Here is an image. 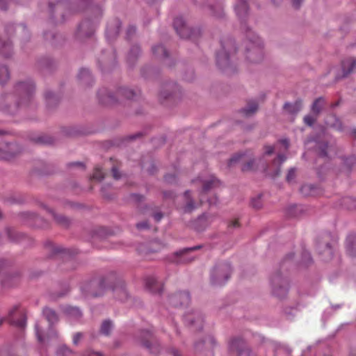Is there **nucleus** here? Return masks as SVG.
Wrapping results in <instances>:
<instances>
[{
	"mask_svg": "<svg viewBox=\"0 0 356 356\" xmlns=\"http://www.w3.org/2000/svg\"><path fill=\"white\" fill-rule=\"evenodd\" d=\"M200 181L202 184V190L200 193V201L195 204L193 200L191 197L190 191H186L184 194L185 204L182 209L185 213H190L201 205L204 199V195L210 190L219 186V181L213 175L208 178H199Z\"/></svg>",
	"mask_w": 356,
	"mask_h": 356,
	"instance_id": "obj_1",
	"label": "nucleus"
},
{
	"mask_svg": "<svg viewBox=\"0 0 356 356\" xmlns=\"http://www.w3.org/2000/svg\"><path fill=\"white\" fill-rule=\"evenodd\" d=\"M246 58L250 62L256 63L260 62L264 57L262 42L259 37L252 34V38L248 39L247 44Z\"/></svg>",
	"mask_w": 356,
	"mask_h": 356,
	"instance_id": "obj_2",
	"label": "nucleus"
},
{
	"mask_svg": "<svg viewBox=\"0 0 356 356\" xmlns=\"http://www.w3.org/2000/svg\"><path fill=\"white\" fill-rule=\"evenodd\" d=\"M232 268L228 263L224 262L217 264L211 274V282L214 286L223 285L229 278Z\"/></svg>",
	"mask_w": 356,
	"mask_h": 356,
	"instance_id": "obj_3",
	"label": "nucleus"
},
{
	"mask_svg": "<svg viewBox=\"0 0 356 356\" xmlns=\"http://www.w3.org/2000/svg\"><path fill=\"white\" fill-rule=\"evenodd\" d=\"M232 50L235 51L234 43L232 40L222 43V50L216 56L217 65L220 69L225 70L229 66L230 61L227 51L229 52Z\"/></svg>",
	"mask_w": 356,
	"mask_h": 356,
	"instance_id": "obj_4",
	"label": "nucleus"
},
{
	"mask_svg": "<svg viewBox=\"0 0 356 356\" xmlns=\"http://www.w3.org/2000/svg\"><path fill=\"white\" fill-rule=\"evenodd\" d=\"M273 293L275 296L282 298L288 291V282L280 274H276L271 278Z\"/></svg>",
	"mask_w": 356,
	"mask_h": 356,
	"instance_id": "obj_5",
	"label": "nucleus"
},
{
	"mask_svg": "<svg viewBox=\"0 0 356 356\" xmlns=\"http://www.w3.org/2000/svg\"><path fill=\"white\" fill-rule=\"evenodd\" d=\"M8 321L17 327L24 328L26 323L24 311L20 309L18 306L14 307L9 312Z\"/></svg>",
	"mask_w": 356,
	"mask_h": 356,
	"instance_id": "obj_6",
	"label": "nucleus"
},
{
	"mask_svg": "<svg viewBox=\"0 0 356 356\" xmlns=\"http://www.w3.org/2000/svg\"><path fill=\"white\" fill-rule=\"evenodd\" d=\"M33 83L29 81L27 82H20L16 86V91L22 95V100L29 101L34 92Z\"/></svg>",
	"mask_w": 356,
	"mask_h": 356,
	"instance_id": "obj_7",
	"label": "nucleus"
},
{
	"mask_svg": "<svg viewBox=\"0 0 356 356\" xmlns=\"http://www.w3.org/2000/svg\"><path fill=\"white\" fill-rule=\"evenodd\" d=\"M174 27L180 37L183 38H189L192 37V29L186 25L185 22L181 17H178L175 19Z\"/></svg>",
	"mask_w": 356,
	"mask_h": 356,
	"instance_id": "obj_8",
	"label": "nucleus"
},
{
	"mask_svg": "<svg viewBox=\"0 0 356 356\" xmlns=\"http://www.w3.org/2000/svg\"><path fill=\"white\" fill-rule=\"evenodd\" d=\"M243 162L244 163L242 166L243 171H249L254 170L256 168L254 167L255 161H247L245 154H238L232 156L229 161V165L232 166L237 162Z\"/></svg>",
	"mask_w": 356,
	"mask_h": 356,
	"instance_id": "obj_9",
	"label": "nucleus"
},
{
	"mask_svg": "<svg viewBox=\"0 0 356 356\" xmlns=\"http://www.w3.org/2000/svg\"><path fill=\"white\" fill-rule=\"evenodd\" d=\"M190 296L188 292H180L169 297V304L177 307L188 305L190 302Z\"/></svg>",
	"mask_w": 356,
	"mask_h": 356,
	"instance_id": "obj_10",
	"label": "nucleus"
},
{
	"mask_svg": "<svg viewBox=\"0 0 356 356\" xmlns=\"http://www.w3.org/2000/svg\"><path fill=\"white\" fill-rule=\"evenodd\" d=\"M232 350L238 353V356H250V350L245 341L241 339H234L230 343Z\"/></svg>",
	"mask_w": 356,
	"mask_h": 356,
	"instance_id": "obj_11",
	"label": "nucleus"
},
{
	"mask_svg": "<svg viewBox=\"0 0 356 356\" xmlns=\"http://www.w3.org/2000/svg\"><path fill=\"white\" fill-rule=\"evenodd\" d=\"M95 27V23L90 20H85L82 22L79 26L77 32L78 37L82 38L83 36H91L94 33Z\"/></svg>",
	"mask_w": 356,
	"mask_h": 356,
	"instance_id": "obj_12",
	"label": "nucleus"
},
{
	"mask_svg": "<svg viewBox=\"0 0 356 356\" xmlns=\"http://www.w3.org/2000/svg\"><path fill=\"white\" fill-rule=\"evenodd\" d=\"M97 96L99 102L104 105H112L118 101L115 95L112 94L106 88L100 89Z\"/></svg>",
	"mask_w": 356,
	"mask_h": 356,
	"instance_id": "obj_13",
	"label": "nucleus"
},
{
	"mask_svg": "<svg viewBox=\"0 0 356 356\" xmlns=\"http://www.w3.org/2000/svg\"><path fill=\"white\" fill-rule=\"evenodd\" d=\"M200 248V246H194L190 248H186L175 254L176 258L174 261L177 263H188L193 261V258L188 257V254L195 250Z\"/></svg>",
	"mask_w": 356,
	"mask_h": 356,
	"instance_id": "obj_14",
	"label": "nucleus"
},
{
	"mask_svg": "<svg viewBox=\"0 0 356 356\" xmlns=\"http://www.w3.org/2000/svg\"><path fill=\"white\" fill-rule=\"evenodd\" d=\"M212 221L213 217L206 215L202 216L195 222L194 227L197 231L201 232L204 230Z\"/></svg>",
	"mask_w": 356,
	"mask_h": 356,
	"instance_id": "obj_15",
	"label": "nucleus"
},
{
	"mask_svg": "<svg viewBox=\"0 0 356 356\" xmlns=\"http://www.w3.org/2000/svg\"><path fill=\"white\" fill-rule=\"evenodd\" d=\"M146 287L152 293H160L162 291V284L154 277H148L145 280Z\"/></svg>",
	"mask_w": 356,
	"mask_h": 356,
	"instance_id": "obj_16",
	"label": "nucleus"
},
{
	"mask_svg": "<svg viewBox=\"0 0 356 356\" xmlns=\"http://www.w3.org/2000/svg\"><path fill=\"white\" fill-rule=\"evenodd\" d=\"M120 28V22L116 19L112 24H108L106 35L108 40L115 38L119 33Z\"/></svg>",
	"mask_w": 356,
	"mask_h": 356,
	"instance_id": "obj_17",
	"label": "nucleus"
},
{
	"mask_svg": "<svg viewBox=\"0 0 356 356\" xmlns=\"http://www.w3.org/2000/svg\"><path fill=\"white\" fill-rule=\"evenodd\" d=\"M185 321L191 325L195 326L197 329H201L202 327L203 318L202 316L197 313L186 316Z\"/></svg>",
	"mask_w": 356,
	"mask_h": 356,
	"instance_id": "obj_18",
	"label": "nucleus"
},
{
	"mask_svg": "<svg viewBox=\"0 0 356 356\" xmlns=\"http://www.w3.org/2000/svg\"><path fill=\"white\" fill-rule=\"evenodd\" d=\"M356 69V59L349 58L342 62V70L344 76H347Z\"/></svg>",
	"mask_w": 356,
	"mask_h": 356,
	"instance_id": "obj_19",
	"label": "nucleus"
},
{
	"mask_svg": "<svg viewBox=\"0 0 356 356\" xmlns=\"http://www.w3.org/2000/svg\"><path fill=\"white\" fill-rule=\"evenodd\" d=\"M248 7L246 2L243 0H237L235 6V11L240 18H243L248 14Z\"/></svg>",
	"mask_w": 356,
	"mask_h": 356,
	"instance_id": "obj_20",
	"label": "nucleus"
},
{
	"mask_svg": "<svg viewBox=\"0 0 356 356\" xmlns=\"http://www.w3.org/2000/svg\"><path fill=\"white\" fill-rule=\"evenodd\" d=\"M12 44L9 40L0 38V54L4 57H8L12 54Z\"/></svg>",
	"mask_w": 356,
	"mask_h": 356,
	"instance_id": "obj_21",
	"label": "nucleus"
},
{
	"mask_svg": "<svg viewBox=\"0 0 356 356\" xmlns=\"http://www.w3.org/2000/svg\"><path fill=\"white\" fill-rule=\"evenodd\" d=\"M116 95L118 97H120V100H122L123 98L131 99L136 95V93L131 89L123 88L118 90Z\"/></svg>",
	"mask_w": 356,
	"mask_h": 356,
	"instance_id": "obj_22",
	"label": "nucleus"
},
{
	"mask_svg": "<svg viewBox=\"0 0 356 356\" xmlns=\"http://www.w3.org/2000/svg\"><path fill=\"white\" fill-rule=\"evenodd\" d=\"M346 248L349 255L356 257V236L348 237Z\"/></svg>",
	"mask_w": 356,
	"mask_h": 356,
	"instance_id": "obj_23",
	"label": "nucleus"
},
{
	"mask_svg": "<svg viewBox=\"0 0 356 356\" xmlns=\"http://www.w3.org/2000/svg\"><path fill=\"white\" fill-rule=\"evenodd\" d=\"M258 108V104L256 102L252 101L248 104L247 106L242 109V113L244 116H250L254 114Z\"/></svg>",
	"mask_w": 356,
	"mask_h": 356,
	"instance_id": "obj_24",
	"label": "nucleus"
},
{
	"mask_svg": "<svg viewBox=\"0 0 356 356\" xmlns=\"http://www.w3.org/2000/svg\"><path fill=\"white\" fill-rule=\"evenodd\" d=\"M325 104V100L323 98H318L316 99L312 106V111L314 114L316 115H318V113L321 112L322 108L323 107Z\"/></svg>",
	"mask_w": 356,
	"mask_h": 356,
	"instance_id": "obj_25",
	"label": "nucleus"
},
{
	"mask_svg": "<svg viewBox=\"0 0 356 356\" xmlns=\"http://www.w3.org/2000/svg\"><path fill=\"white\" fill-rule=\"evenodd\" d=\"M43 314L47 320L51 323H54L58 321V316L56 313L51 309L45 308L43 310Z\"/></svg>",
	"mask_w": 356,
	"mask_h": 356,
	"instance_id": "obj_26",
	"label": "nucleus"
},
{
	"mask_svg": "<svg viewBox=\"0 0 356 356\" xmlns=\"http://www.w3.org/2000/svg\"><path fill=\"white\" fill-rule=\"evenodd\" d=\"M78 78L79 80L84 83H88L91 81L90 73L87 69H82L80 70Z\"/></svg>",
	"mask_w": 356,
	"mask_h": 356,
	"instance_id": "obj_27",
	"label": "nucleus"
},
{
	"mask_svg": "<svg viewBox=\"0 0 356 356\" xmlns=\"http://www.w3.org/2000/svg\"><path fill=\"white\" fill-rule=\"evenodd\" d=\"M300 192L304 196H310L315 194V188L311 184H305L300 188Z\"/></svg>",
	"mask_w": 356,
	"mask_h": 356,
	"instance_id": "obj_28",
	"label": "nucleus"
},
{
	"mask_svg": "<svg viewBox=\"0 0 356 356\" xmlns=\"http://www.w3.org/2000/svg\"><path fill=\"white\" fill-rule=\"evenodd\" d=\"M65 312L70 316L76 319H79L82 315L81 312L77 307H68Z\"/></svg>",
	"mask_w": 356,
	"mask_h": 356,
	"instance_id": "obj_29",
	"label": "nucleus"
},
{
	"mask_svg": "<svg viewBox=\"0 0 356 356\" xmlns=\"http://www.w3.org/2000/svg\"><path fill=\"white\" fill-rule=\"evenodd\" d=\"M153 53L156 56L159 57H167L168 56V52L165 47L159 44L152 48Z\"/></svg>",
	"mask_w": 356,
	"mask_h": 356,
	"instance_id": "obj_30",
	"label": "nucleus"
},
{
	"mask_svg": "<svg viewBox=\"0 0 356 356\" xmlns=\"http://www.w3.org/2000/svg\"><path fill=\"white\" fill-rule=\"evenodd\" d=\"M10 77L9 71L7 67L1 66L0 67V83L1 84L5 83Z\"/></svg>",
	"mask_w": 356,
	"mask_h": 356,
	"instance_id": "obj_31",
	"label": "nucleus"
},
{
	"mask_svg": "<svg viewBox=\"0 0 356 356\" xmlns=\"http://www.w3.org/2000/svg\"><path fill=\"white\" fill-rule=\"evenodd\" d=\"M113 325L110 321H104L101 326V332L105 335H108Z\"/></svg>",
	"mask_w": 356,
	"mask_h": 356,
	"instance_id": "obj_32",
	"label": "nucleus"
},
{
	"mask_svg": "<svg viewBox=\"0 0 356 356\" xmlns=\"http://www.w3.org/2000/svg\"><path fill=\"white\" fill-rule=\"evenodd\" d=\"M53 217L54 219L60 224L67 225L69 223V220L67 218H66L65 216L62 215H57L54 213H52Z\"/></svg>",
	"mask_w": 356,
	"mask_h": 356,
	"instance_id": "obj_33",
	"label": "nucleus"
},
{
	"mask_svg": "<svg viewBox=\"0 0 356 356\" xmlns=\"http://www.w3.org/2000/svg\"><path fill=\"white\" fill-rule=\"evenodd\" d=\"M58 356H74V353L67 347L61 348L58 352Z\"/></svg>",
	"mask_w": 356,
	"mask_h": 356,
	"instance_id": "obj_34",
	"label": "nucleus"
},
{
	"mask_svg": "<svg viewBox=\"0 0 356 356\" xmlns=\"http://www.w3.org/2000/svg\"><path fill=\"white\" fill-rule=\"evenodd\" d=\"M104 177V174L99 168H96L92 175V179L101 181Z\"/></svg>",
	"mask_w": 356,
	"mask_h": 356,
	"instance_id": "obj_35",
	"label": "nucleus"
},
{
	"mask_svg": "<svg viewBox=\"0 0 356 356\" xmlns=\"http://www.w3.org/2000/svg\"><path fill=\"white\" fill-rule=\"evenodd\" d=\"M113 291L115 293H119L120 294L121 297H120L119 298L122 300L127 298V291L122 286H121L120 288L115 287L113 289Z\"/></svg>",
	"mask_w": 356,
	"mask_h": 356,
	"instance_id": "obj_36",
	"label": "nucleus"
},
{
	"mask_svg": "<svg viewBox=\"0 0 356 356\" xmlns=\"http://www.w3.org/2000/svg\"><path fill=\"white\" fill-rule=\"evenodd\" d=\"M13 156H14V155L12 153L0 149V159H1L10 160Z\"/></svg>",
	"mask_w": 356,
	"mask_h": 356,
	"instance_id": "obj_37",
	"label": "nucleus"
},
{
	"mask_svg": "<svg viewBox=\"0 0 356 356\" xmlns=\"http://www.w3.org/2000/svg\"><path fill=\"white\" fill-rule=\"evenodd\" d=\"M252 206L255 209H259L262 206V203L261 201V196L259 195L255 198H252L251 201Z\"/></svg>",
	"mask_w": 356,
	"mask_h": 356,
	"instance_id": "obj_38",
	"label": "nucleus"
},
{
	"mask_svg": "<svg viewBox=\"0 0 356 356\" xmlns=\"http://www.w3.org/2000/svg\"><path fill=\"white\" fill-rule=\"evenodd\" d=\"M325 250L324 253L327 256V257L324 258L325 260L329 259L332 254V249L329 243H326L325 245Z\"/></svg>",
	"mask_w": 356,
	"mask_h": 356,
	"instance_id": "obj_39",
	"label": "nucleus"
},
{
	"mask_svg": "<svg viewBox=\"0 0 356 356\" xmlns=\"http://www.w3.org/2000/svg\"><path fill=\"white\" fill-rule=\"evenodd\" d=\"M316 118L312 116V115H306L305 118H304V122L305 124H307V125L309 126H312L314 124V123L315 122Z\"/></svg>",
	"mask_w": 356,
	"mask_h": 356,
	"instance_id": "obj_40",
	"label": "nucleus"
},
{
	"mask_svg": "<svg viewBox=\"0 0 356 356\" xmlns=\"http://www.w3.org/2000/svg\"><path fill=\"white\" fill-rule=\"evenodd\" d=\"M286 160L285 156L279 154L277 158L273 161V165H280Z\"/></svg>",
	"mask_w": 356,
	"mask_h": 356,
	"instance_id": "obj_41",
	"label": "nucleus"
},
{
	"mask_svg": "<svg viewBox=\"0 0 356 356\" xmlns=\"http://www.w3.org/2000/svg\"><path fill=\"white\" fill-rule=\"evenodd\" d=\"M140 51V49L138 46H134L131 49L129 54V59H131L132 57L136 56Z\"/></svg>",
	"mask_w": 356,
	"mask_h": 356,
	"instance_id": "obj_42",
	"label": "nucleus"
},
{
	"mask_svg": "<svg viewBox=\"0 0 356 356\" xmlns=\"http://www.w3.org/2000/svg\"><path fill=\"white\" fill-rule=\"evenodd\" d=\"M296 177V171L295 169L291 168L289 170V172L286 176V179L289 182H291Z\"/></svg>",
	"mask_w": 356,
	"mask_h": 356,
	"instance_id": "obj_43",
	"label": "nucleus"
},
{
	"mask_svg": "<svg viewBox=\"0 0 356 356\" xmlns=\"http://www.w3.org/2000/svg\"><path fill=\"white\" fill-rule=\"evenodd\" d=\"M83 337L82 333L77 332L73 337V343L77 345Z\"/></svg>",
	"mask_w": 356,
	"mask_h": 356,
	"instance_id": "obj_44",
	"label": "nucleus"
},
{
	"mask_svg": "<svg viewBox=\"0 0 356 356\" xmlns=\"http://www.w3.org/2000/svg\"><path fill=\"white\" fill-rule=\"evenodd\" d=\"M274 152V147L273 146H265L264 147V156L270 155Z\"/></svg>",
	"mask_w": 356,
	"mask_h": 356,
	"instance_id": "obj_45",
	"label": "nucleus"
},
{
	"mask_svg": "<svg viewBox=\"0 0 356 356\" xmlns=\"http://www.w3.org/2000/svg\"><path fill=\"white\" fill-rule=\"evenodd\" d=\"M35 332H36V336H37L38 340L40 342H42L44 341V339H42V334H41L40 330H39L38 324L35 325Z\"/></svg>",
	"mask_w": 356,
	"mask_h": 356,
	"instance_id": "obj_46",
	"label": "nucleus"
},
{
	"mask_svg": "<svg viewBox=\"0 0 356 356\" xmlns=\"http://www.w3.org/2000/svg\"><path fill=\"white\" fill-rule=\"evenodd\" d=\"M146 336L147 337V339L146 341H142L144 346H145L147 348L150 349V343L149 341V339L151 337V334L149 332H146Z\"/></svg>",
	"mask_w": 356,
	"mask_h": 356,
	"instance_id": "obj_47",
	"label": "nucleus"
},
{
	"mask_svg": "<svg viewBox=\"0 0 356 356\" xmlns=\"http://www.w3.org/2000/svg\"><path fill=\"white\" fill-rule=\"evenodd\" d=\"M335 121L336 122L334 123H332L331 124V126L337 128L339 130H341L342 126H341V123L340 120L339 119L336 118Z\"/></svg>",
	"mask_w": 356,
	"mask_h": 356,
	"instance_id": "obj_48",
	"label": "nucleus"
},
{
	"mask_svg": "<svg viewBox=\"0 0 356 356\" xmlns=\"http://www.w3.org/2000/svg\"><path fill=\"white\" fill-rule=\"evenodd\" d=\"M112 174H113V177L115 179H118L120 178V174L118 171V169L116 167H113L112 168Z\"/></svg>",
	"mask_w": 356,
	"mask_h": 356,
	"instance_id": "obj_49",
	"label": "nucleus"
},
{
	"mask_svg": "<svg viewBox=\"0 0 356 356\" xmlns=\"http://www.w3.org/2000/svg\"><path fill=\"white\" fill-rule=\"evenodd\" d=\"M54 95L51 92H47L45 93V98L47 101H50L51 99H54Z\"/></svg>",
	"mask_w": 356,
	"mask_h": 356,
	"instance_id": "obj_50",
	"label": "nucleus"
},
{
	"mask_svg": "<svg viewBox=\"0 0 356 356\" xmlns=\"http://www.w3.org/2000/svg\"><path fill=\"white\" fill-rule=\"evenodd\" d=\"M137 227L138 229H146L148 227L147 222H143L138 223V224H137Z\"/></svg>",
	"mask_w": 356,
	"mask_h": 356,
	"instance_id": "obj_51",
	"label": "nucleus"
},
{
	"mask_svg": "<svg viewBox=\"0 0 356 356\" xmlns=\"http://www.w3.org/2000/svg\"><path fill=\"white\" fill-rule=\"evenodd\" d=\"M136 32V29L134 26H130L127 30V35L129 36Z\"/></svg>",
	"mask_w": 356,
	"mask_h": 356,
	"instance_id": "obj_52",
	"label": "nucleus"
},
{
	"mask_svg": "<svg viewBox=\"0 0 356 356\" xmlns=\"http://www.w3.org/2000/svg\"><path fill=\"white\" fill-rule=\"evenodd\" d=\"M163 217V214L161 213H157L154 215V218L155 220L159 222Z\"/></svg>",
	"mask_w": 356,
	"mask_h": 356,
	"instance_id": "obj_53",
	"label": "nucleus"
},
{
	"mask_svg": "<svg viewBox=\"0 0 356 356\" xmlns=\"http://www.w3.org/2000/svg\"><path fill=\"white\" fill-rule=\"evenodd\" d=\"M239 226L238 222L237 220H233L229 225V227H238Z\"/></svg>",
	"mask_w": 356,
	"mask_h": 356,
	"instance_id": "obj_54",
	"label": "nucleus"
},
{
	"mask_svg": "<svg viewBox=\"0 0 356 356\" xmlns=\"http://www.w3.org/2000/svg\"><path fill=\"white\" fill-rule=\"evenodd\" d=\"M302 0H293V4L295 7L298 8Z\"/></svg>",
	"mask_w": 356,
	"mask_h": 356,
	"instance_id": "obj_55",
	"label": "nucleus"
},
{
	"mask_svg": "<svg viewBox=\"0 0 356 356\" xmlns=\"http://www.w3.org/2000/svg\"><path fill=\"white\" fill-rule=\"evenodd\" d=\"M291 107H292V105H291V104H289V103H286V104H284V108H285L286 109L289 110V111H291V112H293V111H294V110H293V109H292V108H291Z\"/></svg>",
	"mask_w": 356,
	"mask_h": 356,
	"instance_id": "obj_56",
	"label": "nucleus"
},
{
	"mask_svg": "<svg viewBox=\"0 0 356 356\" xmlns=\"http://www.w3.org/2000/svg\"><path fill=\"white\" fill-rule=\"evenodd\" d=\"M207 201L210 205L215 204L217 202V198L214 197L212 199H209Z\"/></svg>",
	"mask_w": 356,
	"mask_h": 356,
	"instance_id": "obj_57",
	"label": "nucleus"
},
{
	"mask_svg": "<svg viewBox=\"0 0 356 356\" xmlns=\"http://www.w3.org/2000/svg\"><path fill=\"white\" fill-rule=\"evenodd\" d=\"M281 143L283 144L284 147L287 149L289 147V141L286 139L281 140Z\"/></svg>",
	"mask_w": 356,
	"mask_h": 356,
	"instance_id": "obj_58",
	"label": "nucleus"
},
{
	"mask_svg": "<svg viewBox=\"0 0 356 356\" xmlns=\"http://www.w3.org/2000/svg\"><path fill=\"white\" fill-rule=\"evenodd\" d=\"M171 354L173 355V356H181V354L179 353V352L177 350H172V352H171Z\"/></svg>",
	"mask_w": 356,
	"mask_h": 356,
	"instance_id": "obj_59",
	"label": "nucleus"
},
{
	"mask_svg": "<svg viewBox=\"0 0 356 356\" xmlns=\"http://www.w3.org/2000/svg\"><path fill=\"white\" fill-rule=\"evenodd\" d=\"M172 178H173V177H172V176H171V175H166V176L165 177V181H168V182H170V181H171V179H172Z\"/></svg>",
	"mask_w": 356,
	"mask_h": 356,
	"instance_id": "obj_60",
	"label": "nucleus"
},
{
	"mask_svg": "<svg viewBox=\"0 0 356 356\" xmlns=\"http://www.w3.org/2000/svg\"><path fill=\"white\" fill-rule=\"evenodd\" d=\"M343 201H344L345 203H349L350 202H354V200L352 198H350V197H346V198L344 199Z\"/></svg>",
	"mask_w": 356,
	"mask_h": 356,
	"instance_id": "obj_61",
	"label": "nucleus"
},
{
	"mask_svg": "<svg viewBox=\"0 0 356 356\" xmlns=\"http://www.w3.org/2000/svg\"><path fill=\"white\" fill-rule=\"evenodd\" d=\"M99 286H100L102 289H104V288H105V281H104V280H102V281L99 283Z\"/></svg>",
	"mask_w": 356,
	"mask_h": 356,
	"instance_id": "obj_62",
	"label": "nucleus"
},
{
	"mask_svg": "<svg viewBox=\"0 0 356 356\" xmlns=\"http://www.w3.org/2000/svg\"><path fill=\"white\" fill-rule=\"evenodd\" d=\"M90 353H91V355H95V356H103V355L100 353H94V352L90 351Z\"/></svg>",
	"mask_w": 356,
	"mask_h": 356,
	"instance_id": "obj_63",
	"label": "nucleus"
},
{
	"mask_svg": "<svg viewBox=\"0 0 356 356\" xmlns=\"http://www.w3.org/2000/svg\"><path fill=\"white\" fill-rule=\"evenodd\" d=\"M351 134L355 137L356 138V129H354L352 130V132H351Z\"/></svg>",
	"mask_w": 356,
	"mask_h": 356,
	"instance_id": "obj_64",
	"label": "nucleus"
}]
</instances>
